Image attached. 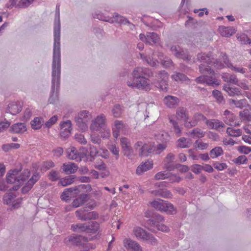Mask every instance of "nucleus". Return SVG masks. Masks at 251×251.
Wrapping results in <instances>:
<instances>
[{
	"label": "nucleus",
	"instance_id": "f257e3e1",
	"mask_svg": "<svg viewBox=\"0 0 251 251\" xmlns=\"http://www.w3.org/2000/svg\"><path fill=\"white\" fill-rule=\"evenodd\" d=\"M59 5L57 4L55 9V19L53 27V51L51 66V90L49 98L50 103H54L58 97L60 84L61 76V53Z\"/></svg>",
	"mask_w": 251,
	"mask_h": 251
},
{
	"label": "nucleus",
	"instance_id": "f03ea898",
	"mask_svg": "<svg viewBox=\"0 0 251 251\" xmlns=\"http://www.w3.org/2000/svg\"><path fill=\"white\" fill-rule=\"evenodd\" d=\"M132 78L126 81L128 86L142 90L149 91L151 89L150 80L149 78L153 76V73L149 68L137 67L131 74Z\"/></svg>",
	"mask_w": 251,
	"mask_h": 251
},
{
	"label": "nucleus",
	"instance_id": "7ed1b4c3",
	"mask_svg": "<svg viewBox=\"0 0 251 251\" xmlns=\"http://www.w3.org/2000/svg\"><path fill=\"white\" fill-rule=\"evenodd\" d=\"M151 205L156 210L165 212L169 214H175L176 212L173 204L160 199L152 201L151 202Z\"/></svg>",
	"mask_w": 251,
	"mask_h": 251
},
{
	"label": "nucleus",
	"instance_id": "20e7f679",
	"mask_svg": "<svg viewBox=\"0 0 251 251\" xmlns=\"http://www.w3.org/2000/svg\"><path fill=\"white\" fill-rule=\"evenodd\" d=\"M164 217L157 213H154L152 217L147 221V224L148 226V228L151 230V227H156L158 230L163 232H168L169 231V227L160 224V222L164 221Z\"/></svg>",
	"mask_w": 251,
	"mask_h": 251
},
{
	"label": "nucleus",
	"instance_id": "39448f33",
	"mask_svg": "<svg viewBox=\"0 0 251 251\" xmlns=\"http://www.w3.org/2000/svg\"><path fill=\"white\" fill-rule=\"evenodd\" d=\"M75 215L77 218L81 221L96 220L99 217V215L96 212H88L84 208H81L76 211Z\"/></svg>",
	"mask_w": 251,
	"mask_h": 251
},
{
	"label": "nucleus",
	"instance_id": "423d86ee",
	"mask_svg": "<svg viewBox=\"0 0 251 251\" xmlns=\"http://www.w3.org/2000/svg\"><path fill=\"white\" fill-rule=\"evenodd\" d=\"M106 127V117L103 114L98 116L93 120L90 127L91 130L96 131H100L101 129H105Z\"/></svg>",
	"mask_w": 251,
	"mask_h": 251
},
{
	"label": "nucleus",
	"instance_id": "0eeeda50",
	"mask_svg": "<svg viewBox=\"0 0 251 251\" xmlns=\"http://www.w3.org/2000/svg\"><path fill=\"white\" fill-rule=\"evenodd\" d=\"M120 142L124 155L128 158H131L133 154V149L131 147L130 141L127 138L122 137L120 139Z\"/></svg>",
	"mask_w": 251,
	"mask_h": 251
},
{
	"label": "nucleus",
	"instance_id": "6e6552de",
	"mask_svg": "<svg viewBox=\"0 0 251 251\" xmlns=\"http://www.w3.org/2000/svg\"><path fill=\"white\" fill-rule=\"evenodd\" d=\"M156 76L158 79H160L158 87L163 91H167L169 76L168 73L165 71H161L158 73Z\"/></svg>",
	"mask_w": 251,
	"mask_h": 251
},
{
	"label": "nucleus",
	"instance_id": "1a4fd4ad",
	"mask_svg": "<svg viewBox=\"0 0 251 251\" xmlns=\"http://www.w3.org/2000/svg\"><path fill=\"white\" fill-rule=\"evenodd\" d=\"M214 59L213 55L211 52L207 53L204 52L199 53L197 55V58L193 59V62L199 61L202 63H205L207 65H210L212 63V60Z\"/></svg>",
	"mask_w": 251,
	"mask_h": 251
},
{
	"label": "nucleus",
	"instance_id": "9d476101",
	"mask_svg": "<svg viewBox=\"0 0 251 251\" xmlns=\"http://www.w3.org/2000/svg\"><path fill=\"white\" fill-rule=\"evenodd\" d=\"M60 135L62 138L66 139L71 134L72 130V122L70 120L62 122L60 124Z\"/></svg>",
	"mask_w": 251,
	"mask_h": 251
},
{
	"label": "nucleus",
	"instance_id": "9b49d317",
	"mask_svg": "<svg viewBox=\"0 0 251 251\" xmlns=\"http://www.w3.org/2000/svg\"><path fill=\"white\" fill-rule=\"evenodd\" d=\"M124 247L131 251H141V247L136 241L130 238H126L124 240Z\"/></svg>",
	"mask_w": 251,
	"mask_h": 251
},
{
	"label": "nucleus",
	"instance_id": "f8f14e48",
	"mask_svg": "<svg viewBox=\"0 0 251 251\" xmlns=\"http://www.w3.org/2000/svg\"><path fill=\"white\" fill-rule=\"evenodd\" d=\"M110 19L113 21L112 23H116L121 25L128 24L130 28L131 29L134 26V25L131 23L126 18L117 13H115L113 17H110Z\"/></svg>",
	"mask_w": 251,
	"mask_h": 251
},
{
	"label": "nucleus",
	"instance_id": "ddd939ff",
	"mask_svg": "<svg viewBox=\"0 0 251 251\" xmlns=\"http://www.w3.org/2000/svg\"><path fill=\"white\" fill-rule=\"evenodd\" d=\"M164 104L169 108L176 107L179 102V99L176 97L168 95L166 96L163 100Z\"/></svg>",
	"mask_w": 251,
	"mask_h": 251
},
{
	"label": "nucleus",
	"instance_id": "4468645a",
	"mask_svg": "<svg viewBox=\"0 0 251 251\" xmlns=\"http://www.w3.org/2000/svg\"><path fill=\"white\" fill-rule=\"evenodd\" d=\"M22 170V167H20L19 169L11 170L9 171L6 175V182L7 183H18V174L19 172Z\"/></svg>",
	"mask_w": 251,
	"mask_h": 251
},
{
	"label": "nucleus",
	"instance_id": "2eb2a0df",
	"mask_svg": "<svg viewBox=\"0 0 251 251\" xmlns=\"http://www.w3.org/2000/svg\"><path fill=\"white\" fill-rule=\"evenodd\" d=\"M153 167V161L151 160H147L142 163L137 167L136 174L141 175L143 172L151 169Z\"/></svg>",
	"mask_w": 251,
	"mask_h": 251
},
{
	"label": "nucleus",
	"instance_id": "dca6fc26",
	"mask_svg": "<svg viewBox=\"0 0 251 251\" xmlns=\"http://www.w3.org/2000/svg\"><path fill=\"white\" fill-rule=\"evenodd\" d=\"M22 107L20 102H12L8 104L7 110L12 115H15L22 110Z\"/></svg>",
	"mask_w": 251,
	"mask_h": 251
},
{
	"label": "nucleus",
	"instance_id": "f3484780",
	"mask_svg": "<svg viewBox=\"0 0 251 251\" xmlns=\"http://www.w3.org/2000/svg\"><path fill=\"white\" fill-rule=\"evenodd\" d=\"M63 172L67 175L74 174L78 169L77 166L74 163L68 162L63 164L61 167Z\"/></svg>",
	"mask_w": 251,
	"mask_h": 251
},
{
	"label": "nucleus",
	"instance_id": "a211bd4d",
	"mask_svg": "<svg viewBox=\"0 0 251 251\" xmlns=\"http://www.w3.org/2000/svg\"><path fill=\"white\" fill-rule=\"evenodd\" d=\"M160 41L159 35L155 32H147L146 34V44L153 45Z\"/></svg>",
	"mask_w": 251,
	"mask_h": 251
},
{
	"label": "nucleus",
	"instance_id": "6ab92c4d",
	"mask_svg": "<svg viewBox=\"0 0 251 251\" xmlns=\"http://www.w3.org/2000/svg\"><path fill=\"white\" fill-rule=\"evenodd\" d=\"M68 157L72 160H76L80 161L81 160V153L78 152L76 149L74 147L69 148L67 150Z\"/></svg>",
	"mask_w": 251,
	"mask_h": 251
},
{
	"label": "nucleus",
	"instance_id": "aec40b11",
	"mask_svg": "<svg viewBox=\"0 0 251 251\" xmlns=\"http://www.w3.org/2000/svg\"><path fill=\"white\" fill-rule=\"evenodd\" d=\"M206 124L209 128L214 129L217 130H219V128L220 127H224L225 126V124L222 122L216 119L207 120Z\"/></svg>",
	"mask_w": 251,
	"mask_h": 251
},
{
	"label": "nucleus",
	"instance_id": "412c9836",
	"mask_svg": "<svg viewBox=\"0 0 251 251\" xmlns=\"http://www.w3.org/2000/svg\"><path fill=\"white\" fill-rule=\"evenodd\" d=\"M219 31L222 36L228 37L235 33V29L233 27L220 26Z\"/></svg>",
	"mask_w": 251,
	"mask_h": 251
},
{
	"label": "nucleus",
	"instance_id": "4be33fe9",
	"mask_svg": "<svg viewBox=\"0 0 251 251\" xmlns=\"http://www.w3.org/2000/svg\"><path fill=\"white\" fill-rule=\"evenodd\" d=\"M82 241H86L87 239L85 237L81 235H73L71 236L68 241L71 242L73 245L75 246H79L82 244Z\"/></svg>",
	"mask_w": 251,
	"mask_h": 251
},
{
	"label": "nucleus",
	"instance_id": "5701e85b",
	"mask_svg": "<svg viewBox=\"0 0 251 251\" xmlns=\"http://www.w3.org/2000/svg\"><path fill=\"white\" fill-rule=\"evenodd\" d=\"M10 129L15 133H22L26 130V127L24 123H18L12 126Z\"/></svg>",
	"mask_w": 251,
	"mask_h": 251
},
{
	"label": "nucleus",
	"instance_id": "b1692460",
	"mask_svg": "<svg viewBox=\"0 0 251 251\" xmlns=\"http://www.w3.org/2000/svg\"><path fill=\"white\" fill-rule=\"evenodd\" d=\"M99 224L97 222L86 223V232L96 233L99 229Z\"/></svg>",
	"mask_w": 251,
	"mask_h": 251
},
{
	"label": "nucleus",
	"instance_id": "393cba45",
	"mask_svg": "<svg viewBox=\"0 0 251 251\" xmlns=\"http://www.w3.org/2000/svg\"><path fill=\"white\" fill-rule=\"evenodd\" d=\"M75 178L76 176L75 175H70L67 176L65 177L61 178L58 182V184L63 187L67 186L72 184L75 181Z\"/></svg>",
	"mask_w": 251,
	"mask_h": 251
},
{
	"label": "nucleus",
	"instance_id": "a878e982",
	"mask_svg": "<svg viewBox=\"0 0 251 251\" xmlns=\"http://www.w3.org/2000/svg\"><path fill=\"white\" fill-rule=\"evenodd\" d=\"M223 90L226 92L228 95L231 97L241 95V92L238 88L231 87L226 85H225L223 87Z\"/></svg>",
	"mask_w": 251,
	"mask_h": 251
},
{
	"label": "nucleus",
	"instance_id": "bb28decb",
	"mask_svg": "<svg viewBox=\"0 0 251 251\" xmlns=\"http://www.w3.org/2000/svg\"><path fill=\"white\" fill-rule=\"evenodd\" d=\"M133 232L135 236L139 239L145 240L147 238L148 232L145 230L140 227H137L134 228Z\"/></svg>",
	"mask_w": 251,
	"mask_h": 251
},
{
	"label": "nucleus",
	"instance_id": "cd10ccee",
	"mask_svg": "<svg viewBox=\"0 0 251 251\" xmlns=\"http://www.w3.org/2000/svg\"><path fill=\"white\" fill-rule=\"evenodd\" d=\"M176 115L177 118L180 120L185 121L188 118L187 111L184 107H179L177 108Z\"/></svg>",
	"mask_w": 251,
	"mask_h": 251
},
{
	"label": "nucleus",
	"instance_id": "c85d7f7f",
	"mask_svg": "<svg viewBox=\"0 0 251 251\" xmlns=\"http://www.w3.org/2000/svg\"><path fill=\"white\" fill-rule=\"evenodd\" d=\"M206 75L205 82L207 85L212 86H217L220 85V82L216 78V76L213 75Z\"/></svg>",
	"mask_w": 251,
	"mask_h": 251
},
{
	"label": "nucleus",
	"instance_id": "c756f323",
	"mask_svg": "<svg viewBox=\"0 0 251 251\" xmlns=\"http://www.w3.org/2000/svg\"><path fill=\"white\" fill-rule=\"evenodd\" d=\"M169 119L176 135L178 137L180 136L181 135V128L180 127L178 122L171 117H169Z\"/></svg>",
	"mask_w": 251,
	"mask_h": 251
},
{
	"label": "nucleus",
	"instance_id": "7c9ffc66",
	"mask_svg": "<svg viewBox=\"0 0 251 251\" xmlns=\"http://www.w3.org/2000/svg\"><path fill=\"white\" fill-rule=\"evenodd\" d=\"M153 193L156 196L167 199L171 198L172 197V194L171 192L167 189H160L157 190H155L153 192Z\"/></svg>",
	"mask_w": 251,
	"mask_h": 251
},
{
	"label": "nucleus",
	"instance_id": "2f4dec72",
	"mask_svg": "<svg viewBox=\"0 0 251 251\" xmlns=\"http://www.w3.org/2000/svg\"><path fill=\"white\" fill-rule=\"evenodd\" d=\"M71 229L75 232H86V223H77L71 226Z\"/></svg>",
	"mask_w": 251,
	"mask_h": 251
},
{
	"label": "nucleus",
	"instance_id": "473e14b6",
	"mask_svg": "<svg viewBox=\"0 0 251 251\" xmlns=\"http://www.w3.org/2000/svg\"><path fill=\"white\" fill-rule=\"evenodd\" d=\"M124 111V107L119 104H116L114 105L112 113L113 116L115 118L120 117Z\"/></svg>",
	"mask_w": 251,
	"mask_h": 251
},
{
	"label": "nucleus",
	"instance_id": "72a5a7b5",
	"mask_svg": "<svg viewBox=\"0 0 251 251\" xmlns=\"http://www.w3.org/2000/svg\"><path fill=\"white\" fill-rule=\"evenodd\" d=\"M44 122V121L43 118L35 117L31 122V126L33 129H38L41 128Z\"/></svg>",
	"mask_w": 251,
	"mask_h": 251
},
{
	"label": "nucleus",
	"instance_id": "f704fd0d",
	"mask_svg": "<svg viewBox=\"0 0 251 251\" xmlns=\"http://www.w3.org/2000/svg\"><path fill=\"white\" fill-rule=\"evenodd\" d=\"M212 95L214 98L216 99V101L219 104H223L225 103V100L224 97L220 91L218 90H214L212 92Z\"/></svg>",
	"mask_w": 251,
	"mask_h": 251
},
{
	"label": "nucleus",
	"instance_id": "c9c22d12",
	"mask_svg": "<svg viewBox=\"0 0 251 251\" xmlns=\"http://www.w3.org/2000/svg\"><path fill=\"white\" fill-rule=\"evenodd\" d=\"M92 118L91 113L87 111L84 110L80 112L76 119L88 122Z\"/></svg>",
	"mask_w": 251,
	"mask_h": 251
},
{
	"label": "nucleus",
	"instance_id": "e433bc0d",
	"mask_svg": "<svg viewBox=\"0 0 251 251\" xmlns=\"http://www.w3.org/2000/svg\"><path fill=\"white\" fill-rule=\"evenodd\" d=\"M224 151L221 147H216L210 151L209 154L212 158H215L222 155Z\"/></svg>",
	"mask_w": 251,
	"mask_h": 251
},
{
	"label": "nucleus",
	"instance_id": "4c0bfd02",
	"mask_svg": "<svg viewBox=\"0 0 251 251\" xmlns=\"http://www.w3.org/2000/svg\"><path fill=\"white\" fill-rule=\"evenodd\" d=\"M172 78L176 81H189L188 77L184 74L178 72H175L172 75Z\"/></svg>",
	"mask_w": 251,
	"mask_h": 251
},
{
	"label": "nucleus",
	"instance_id": "58836bf2",
	"mask_svg": "<svg viewBox=\"0 0 251 251\" xmlns=\"http://www.w3.org/2000/svg\"><path fill=\"white\" fill-rule=\"evenodd\" d=\"M30 172L27 169L24 170L22 174L18 176V183L22 184L29 176Z\"/></svg>",
	"mask_w": 251,
	"mask_h": 251
},
{
	"label": "nucleus",
	"instance_id": "ea45409f",
	"mask_svg": "<svg viewBox=\"0 0 251 251\" xmlns=\"http://www.w3.org/2000/svg\"><path fill=\"white\" fill-rule=\"evenodd\" d=\"M177 146L181 148H187L190 147V142L189 140H187L184 137L179 138L177 140Z\"/></svg>",
	"mask_w": 251,
	"mask_h": 251
},
{
	"label": "nucleus",
	"instance_id": "a19ab883",
	"mask_svg": "<svg viewBox=\"0 0 251 251\" xmlns=\"http://www.w3.org/2000/svg\"><path fill=\"white\" fill-rule=\"evenodd\" d=\"M205 132L200 128H194L191 131L189 132V135L191 136L192 137H194L196 136L198 138H201L204 136Z\"/></svg>",
	"mask_w": 251,
	"mask_h": 251
},
{
	"label": "nucleus",
	"instance_id": "79ce46f5",
	"mask_svg": "<svg viewBox=\"0 0 251 251\" xmlns=\"http://www.w3.org/2000/svg\"><path fill=\"white\" fill-rule=\"evenodd\" d=\"M209 65L207 64L205 65L203 63L201 64L199 67L200 73L203 74L205 72H208L209 74L213 75L214 74V71L211 69V67Z\"/></svg>",
	"mask_w": 251,
	"mask_h": 251
},
{
	"label": "nucleus",
	"instance_id": "37998d69",
	"mask_svg": "<svg viewBox=\"0 0 251 251\" xmlns=\"http://www.w3.org/2000/svg\"><path fill=\"white\" fill-rule=\"evenodd\" d=\"M239 116L243 120L251 122V113L248 109H244L240 111Z\"/></svg>",
	"mask_w": 251,
	"mask_h": 251
},
{
	"label": "nucleus",
	"instance_id": "c03bdc74",
	"mask_svg": "<svg viewBox=\"0 0 251 251\" xmlns=\"http://www.w3.org/2000/svg\"><path fill=\"white\" fill-rule=\"evenodd\" d=\"M226 133L229 136L233 137H237L241 135L242 131L240 129H235L231 127H227Z\"/></svg>",
	"mask_w": 251,
	"mask_h": 251
},
{
	"label": "nucleus",
	"instance_id": "a18cd8bd",
	"mask_svg": "<svg viewBox=\"0 0 251 251\" xmlns=\"http://www.w3.org/2000/svg\"><path fill=\"white\" fill-rule=\"evenodd\" d=\"M231 102L234 104L236 107L240 108H242L248 105L246 99H242L239 100H232Z\"/></svg>",
	"mask_w": 251,
	"mask_h": 251
},
{
	"label": "nucleus",
	"instance_id": "49530a36",
	"mask_svg": "<svg viewBox=\"0 0 251 251\" xmlns=\"http://www.w3.org/2000/svg\"><path fill=\"white\" fill-rule=\"evenodd\" d=\"M48 177L51 181H56L60 178L59 173L54 170H51L49 174Z\"/></svg>",
	"mask_w": 251,
	"mask_h": 251
},
{
	"label": "nucleus",
	"instance_id": "de8ad7c7",
	"mask_svg": "<svg viewBox=\"0 0 251 251\" xmlns=\"http://www.w3.org/2000/svg\"><path fill=\"white\" fill-rule=\"evenodd\" d=\"M161 65L165 68H167L173 66V61L168 57L165 56L163 59H160Z\"/></svg>",
	"mask_w": 251,
	"mask_h": 251
},
{
	"label": "nucleus",
	"instance_id": "09e8293b",
	"mask_svg": "<svg viewBox=\"0 0 251 251\" xmlns=\"http://www.w3.org/2000/svg\"><path fill=\"white\" fill-rule=\"evenodd\" d=\"M76 125L80 130L84 131L88 128L87 122L75 119Z\"/></svg>",
	"mask_w": 251,
	"mask_h": 251
},
{
	"label": "nucleus",
	"instance_id": "8fccbe9b",
	"mask_svg": "<svg viewBox=\"0 0 251 251\" xmlns=\"http://www.w3.org/2000/svg\"><path fill=\"white\" fill-rule=\"evenodd\" d=\"M93 16L94 18H97L100 20L107 22L112 24L113 21L110 19V17L108 16L106 17L104 16L101 13H96L95 14H93Z\"/></svg>",
	"mask_w": 251,
	"mask_h": 251
},
{
	"label": "nucleus",
	"instance_id": "3c124183",
	"mask_svg": "<svg viewBox=\"0 0 251 251\" xmlns=\"http://www.w3.org/2000/svg\"><path fill=\"white\" fill-rule=\"evenodd\" d=\"M179 53L180 54L179 55V56H177V58H181L186 61H189L191 60V56L189 54L187 50H184L182 49Z\"/></svg>",
	"mask_w": 251,
	"mask_h": 251
},
{
	"label": "nucleus",
	"instance_id": "603ef678",
	"mask_svg": "<svg viewBox=\"0 0 251 251\" xmlns=\"http://www.w3.org/2000/svg\"><path fill=\"white\" fill-rule=\"evenodd\" d=\"M15 197L16 196L10 192L4 195L3 197V201L6 204H9L12 203Z\"/></svg>",
	"mask_w": 251,
	"mask_h": 251
},
{
	"label": "nucleus",
	"instance_id": "864d4df0",
	"mask_svg": "<svg viewBox=\"0 0 251 251\" xmlns=\"http://www.w3.org/2000/svg\"><path fill=\"white\" fill-rule=\"evenodd\" d=\"M175 158V155L172 153H169L167 154V156L165 158V161L167 162V164L166 165V168L167 169L171 170L170 169L171 163L173 161V160Z\"/></svg>",
	"mask_w": 251,
	"mask_h": 251
},
{
	"label": "nucleus",
	"instance_id": "5fc2aeb1",
	"mask_svg": "<svg viewBox=\"0 0 251 251\" xmlns=\"http://www.w3.org/2000/svg\"><path fill=\"white\" fill-rule=\"evenodd\" d=\"M34 0H20L18 8H25L32 3Z\"/></svg>",
	"mask_w": 251,
	"mask_h": 251
},
{
	"label": "nucleus",
	"instance_id": "6e6d98bb",
	"mask_svg": "<svg viewBox=\"0 0 251 251\" xmlns=\"http://www.w3.org/2000/svg\"><path fill=\"white\" fill-rule=\"evenodd\" d=\"M247 161V158L245 155H241L238 156L237 158L234 159L232 161L237 164L240 165L242 164H245L246 163Z\"/></svg>",
	"mask_w": 251,
	"mask_h": 251
},
{
	"label": "nucleus",
	"instance_id": "4d7b16f0",
	"mask_svg": "<svg viewBox=\"0 0 251 251\" xmlns=\"http://www.w3.org/2000/svg\"><path fill=\"white\" fill-rule=\"evenodd\" d=\"M40 177V174L39 173L35 172L27 182L31 185L33 186V185L39 179Z\"/></svg>",
	"mask_w": 251,
	"mask_h": 251
},
{
	"label": "nucleus",
	"instance_id": "13d9d810",
	"mask_svg": "<svg viewBox=\"0 0 251 251\" xmlns=\"http://www.w3.org/2000/svg\"><path fill=\"white\" fill-rule=\"evenodd\" d=\"M109 151L115 155L116 159H117L119 156V148L115 145H112L109 147Z\"/></svg>",
	"mask_w": 251,
	"mask_h": 251
},
{
	"label": "nucleus",
	"instance_id": "bf43d9fd",
	"mask_svg": "<svg viewBox=\"0 0 251 251\" xmlns=\"http://www.w3.org/2000/svg\"><path fill=\"white\" fill-rule=\"evenodd\" d=\"M58 119V116L57 115H54L51 117L48 121L45 123V126L48 128H50L53 125H54Z\"/></svg>",
	"mask_w": 251,
	"mask_h": 251
},
{
	"label": "nucleus",
	"instance_id": "052dcab7",
	"mask_svg": "<svg viewBox=\"0 0 251 251\" xmlns=\"http://www.w3.org/2000/svg\"><path fill=\"white\" fill-rule=\"evenodd\" d=\"M182 50V49L178 46H172L171 47V50L172 53L176 57L179 56V55L180 54L179 53H180V51H181Z\"/></svg>",
	"mask_w": 251,
	"mask_h": 251
},
{
	"label": "nucleus",
	"instance_id": "680f3d73",
	"mask_svg": "<svg viewBox=\"0 0 251 251\" xmlns=\"http://www.w3.org/2000/svg\"><path fill=\"white\" fill-rule=\"evenodd\" d=\"M145 62L151 67H156L158 62L156 59H154L152 57L150 56H148Z\"/></svg>",
	"mask_w": 251,
	"mask_h": 251
},
{
	"label": "nucleus",
	"instance_id": "e2e57ef3",
	"mask_svg": "<svg viewBox=\"0 0 251 251\" xmlns=\"http://www.w3.org/2000/svg\"><path fill=\"white\" fill-rule=\"evenodd\" d=\"M194 145L195 147L198 148L201 150L207 149L208 146V144L202 142H199V140H197L195 142Z\"/></svg>",
	"mask_w": 251,
	"mask_h": 251
},
{
	"label": "nucleus",
	"instance_id": "0e129e2a",
	"mask_svg": "<svg viewBox=\"0 0 251 251\" xmlns=\"http://www.w3.org/2000/svg\"><path fill=\"white\" fill-rule=\"evenodd\" d=\"M221 57L224 63L226 65V66L230 68L231 66H232V64L230 62L229 60L226 55V54L225 53H221Z\"/></svg>",
	"mask_w": 251,
	"mask_h": 251
},
{
	"label": "nucleus",
	"instance_id": "69168bd1",
	"mask_svg": "<svg viewBox=\"0 0 251 251\" xmlns=\"http://www.w3.org/2000/svg\"><path fill=\"white\" fill-rule=\"evenodd\" d=\"M145 240L147 241L152 245H155L157 244V240L151 234L148 233L147 236V238Z\"/></svg>",
	"mask_w": 251,
	"mask_h": 251
},
{
	"label": "nucleus",
	"instance_id": "338daca9",
	"mask_svg": "<svg viewBox=\"0 0 251 251\" xmlns=\"http://www.w3.org/2000/svg\"><path fill=\"white\" fill-rule=\"evenodd\" d=\"M168 177V174L165 173V172H160L157 173L155 176V178L156 180L164 179Z\"/></svg>",
	"mask_w": 251,
	"mask_h": 251
},
{
	"label": "nucleus",
	"instance_id": "774afa93",
	"mask_svg": "<svg viewBox=\"0 0 251 251\" xmlns=\"http://www.w3.org/2000/svg\"><path fill=\"white\" fill-rule=\"evenodd\" d=\"M124 128V123L122 121L116 120L114 122V127L113 128L121 130Z\"/></svg>",
	"mask_w": 251,
	"mask_h": 251
}]
</instances>
